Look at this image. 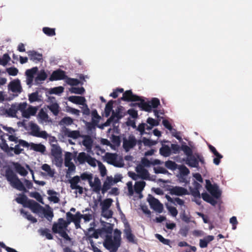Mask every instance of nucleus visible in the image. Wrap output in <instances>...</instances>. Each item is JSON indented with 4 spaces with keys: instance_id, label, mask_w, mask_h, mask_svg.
Returning <instances> with one entry per match:
<instances>
[{
    "instance_id": "nucleus-54",
    "label": "nucleus",
    "mask_w": 252,
    "mask_h": 252,
    "mask_svg": "<svg viewBox=\"0 0 252 252\" xmlns=\"http://www.w3.org/2000/svg\"><path fill=\"white\" fill-rule=\"evenodd\" d=\"M30 196L35 198L39 202L43 204V198L40 193L38 192H32L30 193Z\"/></svg>"
},
{
    "instance_id": "nucleus-11",
    "label": "nucleus",
    "mask_w": 252,
    "mask_h": 252,
    "mask_svg": "<svg viewBox=\"0 0 252 252\" xmlns=\"http://www.w3.org/2000/svg\"><path fill=\"white\" fill-rule=\"evenodd\" d=\"M67 78L65 72L61 69H58L54 71L49 77V80L51 81L61 80L65 79Z\"/></svg>"
},
{
    "instance_id": "nucleus-23",
    "label": "nucleus",
    "mask_w": 252,
    "mask_h": 252,
    "mask_svg": "<svg viewBox=\"0 0 252 252\" xmlns=\"http://www.w3.org/2000/svg\"><path fill=\"white\" fill-rule=\"evenodd\" d=\"M137 172L139 174V178L143 180H148L149 179V173L148 171L143 167L137 168Z\"/></svg>"
},
{
    "instance_id": "nucleus-51",
    "label": "nucleus",
    "mask_w": 252,
    "mask_h": 252,
    "mask_svg": "<svg viewBox=\"0 0 252 252\" xmlns=\"http://www.w3.org/2000/svg\"><path fill=\"white\" fill-rule=\"evenodd\" d=\"M10 60L11 59L9 55L5 53L3 55L2 58L0 57V64L3 66H5Z\"/></svg>"
},
{
    "instance_id": "nucleus-29",
    "label": "nucleus",
    "mask_w": 252,
    "mask_h": 252,
    "mask_svg": "<svg viewBox=\"0 0 252 252\" xmlns=\"http://www.w3.org/2000/svg\"><path fill=\"white\" fill-rule=\"evenodd\" d=\"M2 146H1V149L4 151L8 156L12 157L13 156V154L12 153V147H9L6 143V140L4 139L1 140Z\"/></svg>"
},
{
    "instance_id": "nucleus-25",
    "label": "nucleus",
    "mask_w": 252,
    "mask_h": 252,
    "mask_svg": "<svg viewBox=\"0 0 252 252\" xmlns=\"http://www.w3.org/2000/svg\"><path fill=\"white\" fill-rule=\"evenodd\" d=\"M93 141L89 135H85L84 136V139L82 141V144L88 149V150H91L93 146Z\"/></svg>"
},
{
    "instance_id": "nucleus-15",
    "label": "nucleus",
    "mask_w": 252,
    "mask_h": 252,
    "mask_svg": "<svg viewBox=\"0 0 252 252\" xmlns=\"http://www.w3.org/2000/svg\"><path fill=\"white\" fill-rule=\"evenodd\" d=\"M27 54L30 60L35 62H42L43 61V57L42 54L38 53L34 50H30L28 51Z\"/></svg>"
},
{
    "instance_id": "nucleus-19",
    "label": "nucleus",
    "mask_w": 252,
    "mask_h": 252,
    "mask_svg": "<svg viewBox=\"0 0 252 252\" xmlns=\"http://www.w3.org/2000/svg\"><path fill=\"white\" fill-rule=\"evenodd\" d=\"M12 164L15 171L20 175L25 176L28 174V171L19 163L14 162Z\"/></svg>"
},
{
    "instance_id": "nucleus-13",
    "label": "nucleus",
    "mask_w": 252,
    "mask_h": 252,
    "mask_svg": "<svg viewBox=\"0 0 252 252\" xmlns=\"http://www.w3.org/2000/svg\"><path fill=\"white\" fill-rule=\"evenodd\" d=\"M37 70V67H34L26 71V83L29 87L32 86L34 75L36 73Z\"/></svg>"
},
{
    "instance_id": "nucleus-49",
    "label": "nucleus",
    "mask_w": 252,
    "mask_h": 252,
    "mask_svg": "<svg viewBox=\"0 0 252 252\" xmlns=\"http://www.w3.org/2000/svg\"><path fill=\"white\" fill-rule=\"evenodd\" d=\"M165 166L169 169L174 170L177 168L178 165L174 161L169 160L165 162Z\"/></svg>"
},
{
    "instance_id": "nucleus-31",
    "label": "nucleus",
    "mask_w": 252,
    "mask_h": 252,
    "mask_svg": "<svg viewBox=\"0 0 252 252\" xmlns=\"http://www.w3.org/2000/svg\"><path fill=\"white\" fill-rule=\"evenodd\" d=\"M159 153L164 157H168L171 154V150L168 145H163L159 149Z\"/></svg>"
},
{
    "instance_id": "nucleus-52",
    "label": "nucleus",
    "mask_w": 252,
    "mask_h": 252,
    "mask_svg": "<svg viewBox=\"0 0 252 252\" xmlns=\"http://www.w3.org/2000/svg\"><path fill=\"white\" fill-rule=\"evenodd\" d=\"M47 77V75L44 70H41L38 75L36 77L35 81L38 82V81H44Z\"/></svg>"
},
{
    "instance_id": "nucleus-9",
    "label": "nucleus",
    "mask_w": 252,
    "mask_h": 252,
    "mask_svg": "<svg viewBox=\"0 0 252 252\" xmlns=\"http://www.w3.org/2000/svg\"><path fill=\"white\" fill-rule=\"evenodd\" d=\"M137 143V140L133 135H130L128 139L123 138V147L126 152H128L130 149L133 148Z\"/></svg>"
},
{
    "instance_id": "nucleus-56",
    "label": "nucleus",
    "mask_w": 252,
    "mask_h": 252,
    "mask_svg": "<svg viewBox=\"0 0 252 252\" xmlns=\"http://www.w3.org/2000/svg\"><path fill=\"white\" fill-rule=\"evenodd\" d=\"M65 79L66 83L71 86H76L80 83V81L77 79L71 78L67 76Z\"/></svg>"
},
{
    "instance_id": "nucleus-42",
    "label": "nucleus",
    "mask_w": 252,
    "mask_h": 252,
    "mask_svg": "<svg viewBox=\"0 0 252 252\" xmlns=\"http://www.w3.org/2000/svg\"><path fill=\"white\" fill-rule=\"evenodd\" d=\"M110 139L113 143V147L115 146L119 147L121 144V138L119 136H116L112 134Z\"/></svg>"
},
{
    "instance_id": "nucleus-62",
    "label": "nucleus",
    "mask_w": 252,
    "mask_h": 252,
    "mask_svg": "<svg viewBox=\"0 0 252 252\" xmlns=\"http://www.w3.org/2000/svg\"><path fill=\"white\" fill-rule=\"evenodd\" d=\"M92 121L95 124L98 123V120L100 118V117L99 116L96 110L95 109L92 110Z\"/></svg>"
},
{
    "instance_id": "nucleus-35",
    "label": "nucleus",
    "mask_w": 252,
    "mask_h": 252,
    "mask_svg": "<svg viewBox=\"0 0 252 252\" xmlns=\"http://www.w3.org/2000/svg\"><path fill=\"white\" fill-rule=\"evenodd\" d=\"M89 155L86 154L85 152H81L79 153L77 157V159L79 162V164H83L85 163L86 162H87L88 157H89Z\"/></svg>"
},
{
    "instance_id": "nucleus-45",
    "label": "nucleus",
    "mask_w": 252,
    "mask_h": 252,
    "mask_svg": "<svg viewBox=\"0 0 252 252\" xmlns=\"http://www.w3.org/2000/svg\"><path fill=\"white\" fill-rule=\"evenodd\" d=\"M30 128L32 131V134L35 136V134H38L39 132V127L36 124L31 122L30 125Z\"/></svg>"
},
{
    "instance_id": "nucleus-33",
    "label": "nucleus",
    "mask_w": 252,
    "mask_h": 252,
    "mask_svg": "<svg viewBox=\"0 0 252 252\" xmlns=\"http://www.w3.org/2000/svg\"><path fill=\"white\" fill-rule=\"evenodd\" d=\"M51 153L53 157L62 155V149L59 145L52 144L51 145Z\"/></svg>"
},
{
    "instance_id": "nucleus-26",
    "label": "nucleus",
    "mask_w": 252,
    "mask_h": 252,
    "mask_svg": "<svg viewBox=\"0 0 252 252\" xmlns=\"http://www.w3.org/2000/svg\"><path fill=\"white\" fill-rule=\"evenodd\" d=\"M124 231V233L126 235V237L128 242L132 243H136V241L135 240V236L132 233V231H131L130 227H128V228L125 229Z\"/></svg>"
},
{
    "instance_id": "nucleus-1",
    "label": "nucleus",
    "mask_w": 252,
    "mask_h": 252,
    "mask_svg": "<svg viewBox=\"0 0 252 252\" xmlns=\"http://www.w3.org/2000/svg\"><path fill=\"white\" fill-rule=\"evenodd\" d=\"M206 188L212 196L207 192H204L201 194L202 199L212 205L216 206L217 201L215 199H219L221 195V191L219 189V186L216 184L212 185L210 180H206Z\"/></svg>"
},
{
    "instance_id": "nucleus-57",
    "label": "nucleus",
    "mask_w": 252,
    "mask_h": 252,
    "mask_svg": "<svg viewBox=\"0 0 252 252\" xmlns=\"http://www.w3.org/2000/svg\"><path fill=\"white\" fill-rule=\"evenodd\" d=\"M180 218L181 220L186 223H188L191 221L190 220V216L187 215L185 210L183 211L180 213Z\"/></svg>"
},
{
    "instance_id": "nucleus-21",
    "label": "nucleus",
    "mask_w": 252,
    "mask_h": 252,
    "mask_svg": "<svg viewBox=\"0 0 252 252\" xmlns=\"http://www.w3.org/2000/svg\"><path fill=\"white\" fill-rule=\"evenodd\" d=\"M33 212L34 213L43 212L45 217L48 220H50V219L51 220L54 216L52 211L50 210H46L42 206L40 208H37V211H35V212Z\"/></svg>"
},
{
    "instance_id": "nucleus-48",
    "label": "nucleus",
    "mask_w": 252,
    "mask_h": 252,
    "mask_svg": "<svg viewBox=\"0 0 252 252\" xmlns=\"http://www.w3.org/2000/svg\"><path fill=\"white\" fill-rule=\"evenodd\" d=\"M17 112L15 106L13 105L11 106V107L6 110V113L7 115L11 117H15Z\"/></svg>"
},
{
    "instance_id": "nucleus-53",
    "label": "nucleus",
    "mask_w": 252,
    "mask_h": 252,
    "mask_svg": "<svg viewBox=\"0 0 252 252\" xmlns=\"http://www.w3.org/2000/svg\"><path fill=\"white\" fill-rule=\"evenodd\" d=\"M181 149L184 151V153L187 156V157L193 155L192 149L187 145H182Z\"/></svg>"
},
{
    "instance_id": "nucleus-27",
    "label": "nucleus",
    "mask_w": 252,
    "mask_h": 252,
    "mask_svg": "<svg viewBox=\"0 0 252 252\" xmlns=\"http://www.w3.org/2000/svg\"><path fill=\"white\" fill-rule=\"evenodd\" d=\"M47 108L51 111V112L55 116H57L59 114L60 111V107L57 102L51 103L47 106Z\"/></svg>"
},
{
    "instance_id": "nucleus-7",
    "label": "nucleus",
    "mask_w": 252,
    "mask_h": 252,
    "mask_svg": "<svg viewBox=\"0 0 252 252\" xmlns=\"http://www.w3.org/2000/svg\"><path fill=\"white\" fill-rule=\"evenodd\" d=\"M8 89L12 93L17 94L16 95L21 94L23 91L21 82L19 79H14L10 82L8 85Z\"/></svg>"
},
{
    "instance_id": "nucleus-3",
    "label": "nucleus",
    "mask_w": 252,
    "mask_h": 252,
    "mask_svg": "<svg viewBox=\"0 0 252 252\" xmlns=\"http://www.w3.org/2000/svg\"><path fill=\"white\" fill-rule=\"evenodd\" d=\"M5 177L7 180L10 182L11 185L19 191L27 192L28 191L23 183L18 178L17 176L11 169H7L5 171Z\"/></svg>"
},
{
    "instance_id": "nucleus-22",
    "label": "nucleus",
    "mask_w": 252,
    "mask_h": 252,
    "mask_svg": "<svg viewBox=\"0 0 252 252\" xmlns=\"http://www.w3.org/2000/svg\"><path fill=\"white\" fill-rule=\"evenodd\" d=\"M64 133L65 135L74 139L80 136V133L78 130H70L69 129L66 128Z\"/></svg>"
},
{
    "instance_id": "nucleus-30",
    "label": "nucleus",
    "mask_w": 252,
    "mask_h": 252,
    "mask_svg": "<svg viewBox=\"0 0 252 252\" xmlns=\"http://www.w3.org/2000/svg\"><path fill=\"white\" fill-rule=\"evenodd\" d=\"M139 108L141 110H144L147 112H150L152 110V106H151L149 101L145 102L144 99L140 98V100H139Z\"/></svg>"
},
{
    "instance_id": "nucleus-5",
    "label": "nucleus",
    "mask_w": 252,
    "mask_h": 252,
    "mask_svg": "<svg viewBox=\"0 0 252 252\" xmlns=\"http://www.w3.org/2000/svg\"><path fill=\"white\" fill-rule=\"evenodd\" d=\"M147 200L152 209L159 213H161L162 212L163 209V205L158 199L149 194Z\"/></svg>"
},
{
    "instance_id": "nucleus-58",
    "label": "nucleus",
    "mask_w": 252,
    "mask_h": 252,
    "mask_svg": "<svg viewBox=\"0 0 252 252\" xmlns=\"http://www.w3.org/2000/svg\"><path fill=\"white\" fill-rule=\"evenodd\" d=\"M85 91V89L83 87H72L70 89L71 93L75 94H84Z\"/></svg>"
},
{
    "instance_id": "nucleus-6",
    "label": "nucleus",
    "mask_w": 252,
    "mask_h": 252,
    "mask_svg": "<svg viewBox=\"0 0 252 252\" xmlns=\"http://www.w3.org/2000/svg\"><path fill=\"white\" fill-rule=\"evenodd\" d=\"M68 226V222H66L63 218H60L57 222H54L53 224L52 230L54 233L57 234L64 229H66Z\"/></svg>"
},
{
    "instance_id": "nucleus-40",
    "label": "nucleus",
    "mask_w": 252,
    "mask_h": 252,
    "mask_svg": "<svg viewBox=\"0 0 252 252\" xmlns=\"http://www.w3.org/2000/svg\"><path fill=\"white\" fill-rule=\"evenodd\" d=\"M20 213L23 215V216L26 218L28 220L31 221L33 223L37 222V219L33 217L29 212L25 211L24 209L20 210Z\"/></svg>"
},
{
    "instance_id": "nucleus-37",
    "label": "nucleus",
    "mask_w": 252,
    "mask_h": 252,
    "mask_svg": "<svg viewBox=\"0 0 252 252\" xmlns=\"http://www.w3.org/2000/svg\"><path fill=\"white\" fill-rule=\"evenodd\" d=\"M41 169L46 172L50 177H53L54 176L55 173V170L52 169L50 166L48 164H43L41 166Z\"/></svg>"
},
{
    "instance_id": "nucleus-61",
    "label": "nucleus",
    "mask_w": 252,
    "mask_h": 252,
    "mask_svg": "<svg viewBox=\"0 0 252 252\" xmlns=\"http://www.w3.org/2000/svg\"><path fill=\"white\" fill-rule=\"evenodd\" d=\"M73 120L69 117H65L63 118L61 121V124H63L67 126L71 125L73 124Z\"/></svg>"
},
{
    "instance_id": "nucleus-36",
    "label": "nucleus",
    "mask_w": 252,
    "mask_h": 252,
    "mask_svg": "<svg viewBox=\"0 0 252 252\" xmlns=\"http://www.w3.org/2000/svg\"><path fill=\"white\" fill-rule=\"evenodd\" d=\"M113 103L114 101L111 100L109 101L108 103L106 104L104 110L105 116L106 117H108L110 116L111 112H112Z\"/></svg>"
},
{
    "instance_id": "nucleus-43",
    "label": "nucleus",
    "mask_w": 252,
    "mask_h": 252,
    "mask_svg": "<svg viewBox=\"0 0 252 252\" xmlns=\"http://www.w3.org/2000/svg\"><path fill=\"white\" fill-rule=\"evenodd\" d=\"M64 91V88L62 86L56 87L51 88L49 91V94H60Z\"/></svg>"
},
{
    "instance_id": "nucleus-55",
    "label": "nucleus",
    "mask_w": 252,
    "mask_h": 252,
    "mask_svg": "<svg viewBox=\"0 0 252 252\" xmlns=\"http://www.w3.org/2000/svg\"><path fill=\"white\" fill-rule=\"evenodd\" d=\"M155 237L157 238L161 243L166 245H169L170 241L169 239H165L161 235L159 234H156Z\"/></svg>"
},
{
    "instance_id": "nucleus-44",
    "label": "nucleus",
    "mask_w": 252,
    "mask_h": 252,
    "mask_svg": "<svg viewBox=\"0 0 252 252\" xmlns=\"http://www.w3.org/2000/svg\"><path fill=\"white\" fill-rule=\"evenodd\" d=\"M113 200L111 198H106L102 203L101 209L104 210L108 209L112 205Z\"/></svg>"
},
{
    "instance_id": "nucleus-4",
    "label": "nucleus",
    "mask_w": 252,
    "mask_h": 252,
    "mask_svg": "<svg viewBox=\"0 0 252 252\" xmlns=\"http://www.w3.org/2000/svg\"><path fill=\"white\" fill-rule=\"evenodd\" d=\"M20 196L15 199L16 202L22 204L24 207L30 208L32 212L37 211V208H40L41 206L33 200L28 199L27 196L24 194H20Z\"/></svg>"
},
{
    "instance_id": "nucleus-18",
    "label": "nucleus",
    "mask_w": 252,
    "mask_h": 252,
    "mask_svg": "<svg viewBox=\"0 0 252 252\" xmlns=\"http://www.w3.org/2000/svg\"><path fill=\"white\" fill-rule=\"evenodd\" d=\"M68 99L69 101L78 105H83L86 101L85 98L81 96H70Z\"/></svg>"
},
{
    "instance_id": "nucleus-12",
    "label": "nucleus",
    "mask_w": 252,
    "mask_h": 252,
    "mask_svg": "<svg viewBox=\"0 0 252 252\" xmlns=\"http://www.w3.org/2000/svg\"><path fill=\"white\" fill-rule=\"evenodd\" d=\"M14 147H12V152H13L15 155H18L24 151V149L21 148V147L28 148L30 144L25 140L20 139Z\"/></svg>"
},
{
    "instance_id": "nucleus-64",
    "label": "nucleus",
    "mask_w": 252,
    "mask_h": 252,
    "mask_svg": "<svg viewBox=\"0 0 252 252\" xmlns=\"http://www.w3.org/2000/svg\"><path fill=\"white\" fill-rule=\"evenodd\" d=\"M166 208L171 215H172L173 217H175L178 215V210L175 207L167 205Z\"/></svg>"
},
{
    "instance_id": "nucleus-47",
    "label": "nucleus",
    "mask_w": 252,
    "mask_h": 252,
    "mask_svg": "<svg viewBox=\"0 0 252 252\" xmlns=\"http://www.w3.org/2000/svg\"><path fill=\"white\" fill-rule=\"evenodd\" d=\"M72 159V154L69 152H66L64 155V165L67 166L69 164L73 163L71 161Z\"/></svg>"
},
{
    "instance_id": "nucleus-41",
    "label": "nucleus",
    "mask_w": 252,
    "mask_h": 252,
    "mask_svg": "<svg viewBox=\"0 0 252 252\" xmlns=\"http://www.w3.org/2000/svg\"><path fill=\"white\" fill-rule=\"evenodd\" d=\"M38 232L41 235L46 236L48 240H52L53 238V235L50 232V230L48 228L40 229Z\"/></svg>"
},
{
    "instance_id": "nucleus-32",
    "label": "nucleus",
    "mask_w": 252,
    "mask_h": 252,
    "mask_svg": "<svg viewBox=\"0 0 252 252\" xmlns=\"http://www.w3.org/2000/svg\"><path fill=\"white\" fill-rule=\"evenodd\" d=\"M47 194L50 196L48 199L54 203H57L60 201V199L56 196L57 192L53 190L49 189L47 190Z\"/></svg>"
},
{
    "instance_id": "nucleus-16",
    "label": "nucleus",
    "mask_w": 252,
    "mask_h": 252,
    "mask_svg": "<svg viewBox=\"0 0 252 252\" xmlns=\"http://www.w3.org/2000/svg\"><path fill=\"white\" fill-rule=\"evenodd\" d=\"M196 156L192 155L188 157H187L184 160L185 161L186 164L190 167L198 168L199 166V160L197 158Z\"/></svg>"
},
{
    "instance_id": "nucleus-8",
    "label": "nucleus",
    "mask_w": 252,
    "mask_h": 252,
    "mask_svg": "<svg viewBox=\"0 0 252 252\" xmlns=\"http://www.w3.org/2000/svg\"><path fill=\"white\" fill-rule=\"evenodd\" d=\"M168 190L172 195L183 196L189 194L187 189L180 186H171Z\"/></svg>"
},
{
    "instance_id": "nucleus-46",
    "label": "nucleus",
    "mask_w": 252,
    "mask_h": 252,
    "mask_svg": "<svg viewBox=\"0 0 252 252\" xmlns=\"http://www.w3.org/2000/svg\"><path fill=\"white\" fill-rule=\"evenodd\" d=\"M53 161L56 166L58 167H61L63 163V159L62 158V155L54 156Z\"/></svg>"
},
{
    "instance_id": "nucleus-20",
    "label": "nucleus",
    "mask_w": 252,
    "mask_h": 252,
    "mask_svg": "<svg viewBox=\"0 0 252 252\" xmlns=\"http://www.w3.org/2000/svg\"><path fill=\"white\" fill-rule=\"evenodd\" d=\"M36 111L37 109L36 107L30 106L28 109H26L24 112H23L22 115L24 118L28 119L31 116L35 115Z\"/></svg>"
},
{
    "instance_id": "nucleus-14",
    "label": "nucleus",
    "mask_w": 252,
    "mask_h": 252,
    "mask_svg": "<svg viewBox=\"0 0 252 252\" xmlns=\"http://www.w3.org/2000/svg\"><path fill=\"white\" fill-rule=\"evenodd\" d=\"M124 110L125 108L123 106L121 105L118 106L115 111H112V114L109 120L112 121L115 118H116L118 120L122 119L126 115V113L124 112Z\"/></svg>"
},
{
    "instance_id": "nucleus-50",
    "label": "nucleus",
    "mask_w": 252,
    "mask_h": 252,
    "mask_svg": "<svg viewBox=\"0 0 252 252\" xmlns=\"http://www.w3.org/2000/svg\"><path fill=\"white\" fill-rule=\"evenodd\" d=\"M42 31L46 35L49 36H53L56 34L55 29L50 28L49 27H44Z\"/></svg>"
},
{
    "instance_id": "nucleus-34",
    "label": "nucleus",
    "mask_w": 252,
    "mask_h": 252,
    "mask_svg": "<svg viewBox=\"0 0 252 252\" xmlns=\"http://www.w3.org/2000/svg\"><path fill=\"white\" fill-rule=\"evenodd\" d=\"M106 160L108 163L112 165L117 158L116 154L107 153L105 154Z\"/></svg>"
},
{
    "instance_id": "nucleus-63",
    "label": "nucleus",
    "mask_w": 252,
    "mask_h": 252,
    "mask_svg": "<svg viewBox=\"0 0 252 252\" xmlns=\"http://www.w3.org/2000/svg\"><path fill=\"white\" fill-rule=\"evenodd\" d=\"M6 72L9 75L16 76L18 73V69L14 67H11L6 68Z\"/></svg>"
},
{
    "instance_id": "nucleus-28",
    "label": "nucleus",
    "mask_w": 252,
    "mask_h": 252,
    "mask_svg": "<svg viewBox=\"0 0 252 252\" xmlns=\"http://www.w3.org/2000/svg\"><path fill=\"white\" fill-rule=\"evenodd\" d=\"M145 186L146 183L143 181L136 182L134 186V189L135 192L137 194H140Z\"/></svg>"
},
{
    "instance_id": "nucleus-39",
    "label": "nucleus",
    "mask_w": 252,
    "mask_h": 252,
    "mask_svg": "<svg viewBox=\"0 0 252 252\" xmlns=\"http://www.w3.org/2000/svg\"><path fill=\"white\" fill-rule=\"evenodd\" d=\"M178 169L179 170L180 176H181L182 178L188 175L190 172L189 169L184 165H179Z\"/></svg>"
},
{
    "instance_id": "nucleus-17",
    "label": "nucleus",
    "mask_w": 252,
    "mask_h": 252,
    "mask_svg": "<svg viewBox=\"0 0 252 252\" xmlns=\"http://www.w3.org/2000/svg\"><path fill=\"white\" fill-rule=\"evenodd\" d=\"M90 186L93 188V190L97 194H99L101 190V182L98 177H95L94 182L90 181Z\"/></svg>"
},
{
    "instance_id": "nucleus-2",
    "label": "nucleus",
    "mask_w": 252,
    "mask_h": 252,
    "mask_svg": "<svg viewBox=\"0 0 252 252\" xmlns=\"http://www.w3.org/2000/svg\"><path fill=\"white\" fill-rule=\"evenodd\" d=\"M121 232L116 229L114 231L113 239L111 235H107L103 242L104 247L110 252H116L120 247Z\"/></svg>"
},
{
    "instance_id": "nucleus-59",
    "label": "nucleus",
    "mask_w": 252,
    "mask_h": 252,
    "mask_svg": "<svg viewBox=\"0 0 252 252\" xmlns=\"http://www.w3.org/2000/svg\"><path fill=\"white\" fill-rule=\"evenodd\" d=\"M29 100L30 102H33L39 100L37 92L32 93L29 95Z\"/></svg>"
},
{
    "instance_id": "nucleus-38",
    "label": "nucleus",
    "mask_w": 252,
    "mask_h": 252,
    "mask_svg": "<svg viewBox=\"0 0 252 252\" xmlns=\"http://www.w3.org/2000/svg\"><path fill=\"white\" fill-rule=\"evenodd\" d=\"M80 181V178L78 176H75L69 180V183L70 184V188L72 189H74L75 188L79 186L78 184Z\"/></svg>"
},
{
    "instance_id": "nucleus-24",
    "label": "nucleus",
    "mask_w": 252,
    "mask_h": 252,
    "mask_svg": "<svg viewBox=\"0 0 252 252\" xmlns=\"http://www.w3.org/2000/svg\"><path fill=\"white\" fill-rule=\"evenodd\" d=\"M30 146H31V149L33 150L36 152L43 153L46 150L45 146L41 144H35L33 143H31L30 144Z\"/></svg>"
},
{
    "instance_id": "nucleus-10",
    "label": "nucleus",
    "mask_w": 252,
    "mask_h": 252,
    "mask_svg": "<svg viewBox=\"0 0 252 252\" xmlns=\"http://www.w3.org/2000/svg\"><path fill=\"white\" fill-rule=\"evenodd\" d=\"M120 99L127 102L138 101L140 100V97L133 94L131 90H127L123 93Z\"/></svg>"
},
{
    "instance_id": "nucleus-60",
    "label": "nucleus",
    "mask_w": 252,
    "mask_h": 252,
    "mask_svg": "<svg viewBox=\"0 0 252 252\" xmlns=\"http://www.w3.org/2000/svg\"><path fill=\"white\" fill-rule=\"evenodd\" d=\"M113 212L110 210H102V216L107 219H110L112 217Z\"/></svg>"
}]
</instances>
